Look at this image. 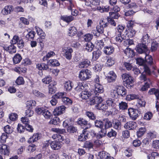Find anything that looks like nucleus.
Returning a JSON list of instances; mask_svg holds the SVG:
<instances>
[{
  "label": "nucleus",
  "mask_w": 159,
  "mask_h": 159,
  "mask_svg": "<svg viewBox=\"0 0 159 159\" xmlns=\"http://www.w3.org/2000/svg\"><path fill=\"white\" fill-rule=\"evenodd\" d=\"M91 76L90 71L86 69L82 70L80 71L79 73L78 77L81 80L84 81L89 79Z\"/></svg>",
  "instance_id": "obj_1"
},
{
  "label": "nucleus",
  "mask_w": 159,
  "mask_h": 159,
  "mask_svg": "<svg viewBox=\"0 0 159 159\" xmlns=\"http://www.w3.org/2000/svg\"><path fill=\"white\" fill-rule=\"evenodd\" d=\"M95 96L89 99V104L90 105H93L94 104H98L102 102L103 99L100 96H97L98 95H95Z\"/></svg>",
  "instance_id": "obj_2"
},
{
  "label": "nucleus",
  "mask_w": 159,
  "mask_h": 159,
  "mask_svg": "<svg viewBox=\"0 0 159 159\" xmlns=\"http://www.w3.org/2000/svg\"><path fill=\"white\" fill-rule=\"evenodd\" d=\"M99 0H86L85 4L86 5L93 8L97 7L99 5Z\"/></svg>",
  "instance_id": "obj_3"
},
{
  "label": "nucleus",
  "mask_w": 159,
  "mask_h": 159,
  "mask_svg": "<svg viewBox=\"0 0 159 159\" xmlns=\"http://www.w3.org/2000/svg\"><path fill=\"white\" fill-rule=\"evenodd\" d=\"M78 124L80 125L81 126H85L86 127L84 129L87 130V129L90 128L91 125L90 123H88V121L83 118H79L77 121Z\"/></svg>",
  "instance_id": "obj_4"
},
{
  "label": "nucleus",
  "mask_w": 159,
  "mask_h": 159,
  "mask_svg": "<svg viewBox=\"0 0 159 159\" xmlns=\"http://www.w3.org/2000/svg\"><path fill=\"white\" fill-rule=\"evenodd\" d=\"M128 114L130 118L134 120H135L138 116V111L135 109L129 108L128 109Z\"/></svg>",
  "instance_id": "obj_5"
},
{
  "label": "nucleus",
  "mask_w": 159,
  "mask_h": 159,
  "mask_svg": "<svg viewBox=\"0 0 159 159\" xmlns=\"http://www.w3.org/2000/svg\"><path fill=\"white\" fill-rule=\"evenodd\" d=\"M62 52H64V56L68 60H70L72 57V53L73 52V49L70 48L66 49L63 48Z\"/></svg>",
  "instance_id": "obj_6"
},
{
  "label": "nucleus",
  "mask_w": 159,
  "mask_h": 159,
  "mask_svg": "<svg viewBox=\"0 0 159 159\" xmlns=\"http://www.w3.org/2000/svg\"><path fill=\"white\" fill-rule=\"evenodd\" d=\"M136 50L139 53H145L146 55L145 52L148 51L147 46L142 44H139L136 47Z\"/></svg>",
  "instance_id": "obj_7"
},
{
  "label": "nucleus",
  "mask_w": 159,
  "mask_h": 159,
  "mask_svg": "<svg viewBox=\"0 0 159 159\" xmlns=\"http://www.w3.org/2000/svg\"><path fill=\"white\" fill-rule=\"evenodd\" d=\"M95 88L94 91L93 95H99V93H101L104 92V89L103 86L100 84H95Z\"/></svg>",
  "instance_id": "obj_8"
},
{
  "label": "nucleus",
  "mask_w": 159,
  "mask_h": 159,
  "mask_svg": "<svg viewBox=\"0 0 159 159\" xmlns=\"http://www.w3.org/2000/svg\"><path fill=\"white\" fill-rule=\"evenodd\" d=\"M65 108L66 107L64 106H59L54 109L53 114L55 116L59 115L63 113Z\"/></svg>",
  "instance_id": "obj_9"
},
{
  "label": "nucleus",
  "mask_w": 159,
  "mask_h": 159,
  "mask_svg": "<svg viewBox=\"0 0 159 159\" xmlns=\"http://www.w3.org/2000/svg\"><path fill=\"white\" fill-rule=\"evenodd\" d=\"M84 129L82 132V133L81 134L80 136H79L78 140L80 141H85L89 137V134L87 131V130Z\"/></svg>",
  "instance_id": "obj_10"
},
{
  "label": "nucleus",
  "mask_w": 159,
  "mask_h": 159,
  "mask_svg": "<svg viewBox=\"0 0 159 159\" xmlns=\"http://www.w3.org/2000/svg\"><path fill=\"white\" fill-rule=\"evenodd\" d=\"M0 152L4 155H8L9 152V147L6 144L0 145Z\"/></svg>",
  "instance_id": "obj_11"
},
{
  "label": "nucleus",
  "mask_w": 159,
  "mask_h": 159,
  "mask_svg": "<svg viewBox=\"0 0 159 159\" xmlns=\"http://www.w3.org/2000/svg\"><path fill=\"white\" fill-rule=\"evenodd\" d=\"M51 148L54 150L59 149L62 146V145L59 141H54L52 142L50 144Z\"/></svg>",
  "instance_id": "obj_12"
},
{
  "label": "nucleus",
  "mask_w": 159,
  "mask_h": 159,
  "mask_svg": "<svg viewBox=\"0 0 159 159\" xmlns=\"http://www.w3.org/2000/svg\"><path fill=\"white\" fill-rule=\"evenodd\" d=\"M117 95L121 96H125L126 93V91L125 89L122 86L117 85Z\"/></svg>",
  "instance_id": "obj_13"
},
{
  "label": "nucleus",
  "mask_w": 159,
  "mask_h": 159,
  "mask_svg": "<svg viewBox=\"0 0 159 159\" xmlns=\"http://www.w3.org/2000/svg\"><path fill=\"white\" fill-rule=\"evenodd\" d=\"M137 126L136 123L134 121L127 122L124 125L125 128L129 130L134 129Z\"/></svg>",
  "instance_id": "obj_14"
},
{
  "label": "nucleus",
  "mask_w": 159,
  "mask_h": 159,
  "mask_svg": "<svg viewBox=\"0 0 159 159\" xmlns=\"http://www.w3.org/2000/svg\"><path fill=\"white\" fill-rule=\"evenodd\" d=\"M90 61L88 59H84L79 63L78 66L80 68L87 67L90 65Z\"/></svg>",
  "instance_id": "obj_15"
},
{
  "label": "nucleus",
  "mask_w": 159,
  "mask_h": 159,
  "mask_svg": "<svg viewBox=\"0 0 159 159\" xmlns=\"http://www.w3.org/2000/svg\"><path fill=\"white\" fill-rule=\"evenodd\" d=\"M116 75L113 71H110L108 73L107 76V80L109 82L111 83L115 80Z\"/></svg>",
  "instance_id": "obj_16"
},
{
  "label": "nucleus",
  "mask_w": 159,
  "mask_h": 159,
  "mask_svg": "<svg viewBox=\"0 0 159 159\" xmlns=\"http://www.w3.org/2000/svg\"><path fill=\"white\" fill-rule=\"evenodd\" d=\"M13 11V7L12 5H9L5 6L2 10V12L4 15L9 14Z\"/></svg>",
  "instance_id": "obj_17"
},
{
  "label": "nucleus",
  "mask_w": 159,
  "mask_h": 159,
  "mask_svg": "<svg viewBox=\"0 0 159 159\" xmlns=\"http://www.w3.org/2000/svg\"><path fill=\"white\" fill-rule=\"evenodd\" d=\"M109 6H105L104 7H97L93 8V10L96 11L97 10L101 13L107 12L109 11Z\"/></svg>",
  "instance_id": "obj_18"
},
{
  "label": "nucleus",
  "mask_w": 159,
  "mask_h": 159,
  "mask_svg": "<svg viewBox=\"0 0 159 159\" xmlns=\"http://www.w3.org/2000/svg\"><path fill=\"white\" fill-rule=\"evenodd\" d=\"M83 99H87L90 96H91V94L87 91H82L79 95Z\"/></svg>",
  "instance_id": "obj_19"
},
{
  "label": "nucleus",
  "mask_w": 159,
  "mask_h": 159,
  "mask_svg": "<svg viewBox=\"0 0 159 159\" xmlns=\"http://www.w3.org/2000/svg\"><path fill=\"white\" fill-rule=\"evenodd\" d=\"M40 135L39 134L36 133L34 134L28 140L29 143H34L37 141L40 138Z\"/></svg>",
  "instance_id": "obj_20"
},
{
  "label": "nucleus",
  "mask_w": 159,
  "mask_h": 159,
  "mask_svg": "<svg viewBox=\"0 0 159 159\" xmlns=\"http://www.w3.org/2000/svg\"><path fill=\"white\" fill-rule=\"evenodd\" d=\"M103 51L106 54L110 55L114 52V49L111 46H107L104 48Z\"/></svg>",
  "instance_id": "obj_21"
},
{
  "label": "nucleus",
  "mask_w": 159,
  "mask_h": 159,
  "mask_svg": "<svg viewBox=\"0 0 159 159\" xmlns=\"http://www.w3.org/2000/svg\"><path fill=\"white\" fill-rule=\"evenodd\" d=\"M124 52L125 55L129 57H132L134 56L133 50L130 48H126Z\"/></svg>",
  "instance_id": "obj_22"
},
{
  "label": "nucleus",
  "mask_w": 159,
  "mask_h": 159,
  "mask_svg": "<svg viewBox=\"0 0 159 159\" xmlns=\"http://www.w3.org/2000/svg\"><path fill=\"white\" fill-rule=\"evenodd\" d=\"M149 37L148 34L144 35L142 38L141 44L147 46V45L150 43Z\"/></svg>",
  "instance_id": "obj_23"
},
{
  "label": "nucleus",
  "mask_w": 159,
  "mask_h": 159,
  "mask_svg": "<svg viewBox=\"0 0 159 159\" xmlns=\"http://www.w3.org/2000/svg\"><path fill=\"white\" fill-rule=\"evenodd\" d=\"M148 93L150 95L154 94L157 99L159 97V90L155 88L151 89L148 91Z\"/></svg>",
  "instance_id": "obj_24"
},
{
  "label": "nucleus",
  "mask_w": 159,
  "mask_h": 159,
  "mask_svg": "<svg viewBox=\"0 0 159 159\" xmlns=\"http://www.w3.org/2000/svg\"><path fill=\"white\" fill-rule=\"evenodd\" d=\"M35 30L38 34L42 39H44L45 36V34L42 30L37 26L35 27Z\"/></svg>",
  "instance_id": "obj_25"
},
{
  "label": "nucleus",
  "mask_w": 159,
  "mask_h": 159,
  "mask_svg": "<svg viewBox=\"0 0 159 159\" xmlns=\"http://www.w3.org/2000/svg\"><path fill=\"white\" fill-rule=\"evenodd\" d=\"M116 41L120 43L125 40H128L127 38L124 35H121V34H118L116 38Z\"/></svg>",
  "instance_id": "obj_26"
},
{
  "label": "nucleus",
  "mask_w": 159,
  "mask_h": 159,
  "mask_svg": "<svg viewBox=\"0 0 159 159\" xmlns=\"http://www.w3.org/2000/svg\"><path fill=\"white\" fill-rule=\"evenodd\" d=\"M61 19L64 21L68 23L72 21L74 18L71 16H61Z\"/></svg>",
  "instance_id": "obj_27"
},
{
  "label": "nucleus",
  "mask_w": 159,
  "mask_h": 159,
  "mask_svg": "<svg viewBox=\"0 0 159 159\" xmlns=\"http://www.w3.org/2000/svg\"><path fill=\"white\" fill-rule=\"evenodd\" d=\"M77 32V29L75 27L73 26L69 28L68 34L70 36H73L75 35Z\"/></svg>",
  "instance_id": "obj_28"
},
{
  "label": "nucleus",
  "mask_w": 159,
  "mask_h": 159,
  "mask_svg": "<svg viewBox=\"0 0 159 159\" xmlns=\"http://www.w3.org/2000/svg\"><path fill=\"white\" fill-rule=\"evenodd\" d=\"M22 58L21 55L18 53L16 54L13 58V61L15 64H18L21 61Z\"/></svg>",
  "instance_id": "obj_29"
},
{
  "label": "nucleus",
  "mask_w": 159,
  "mask_h": 159,
  "mask_svg": "<svg viewBox=\"0 0 159 159\" xmlns=\"http://www.w3.org/2000/svg\"><path fill=\"white\" fill-rule=\"evenodd\" d=\"M113 127L115 129L119 130L121 128V122L118 120H115L113 121Z\"/></svg>",
  "instance_id": "obj_30"
},
{
  "label": "nucleus",
  "mask_w": 159,
  "mask_h": 159,
  "mask_svg": "<svg viewBox=\"0 0 159 159\" xmlns=\"http://www.w3.org/2000/svg\"><path fill=\"white\" fill-rule=\"evenodd\" d=\"M95 107L97 109L102 110H105L108 108V106L106 104L102 102L98 105H96Z\"/></svg>",
  "instance_id": "obj_31"
},
{
  "label": "nucleus",
  "mask_w": 159,
  "mask_h": 159,
  "mask_svg": "<svg viewBox=\"0 0 159 159\" xmlns=\"http://www.w3.org/2000/svg\"><path fill=\"white\" fill-rule=\"evenodd\" d=\"M109 155V154L104 151L100 152L98 154L100 159H107Z\"/></svg>",
  "instance_id": "obj_32"
},
{
  "label": "nucleus",
  "mask_w": 159,
  "mask_h": 159,
  "mask_svg": "<svg viewBox=\"0 0 159 159\" xmlns=\"http://www.w3.org/2000/svg\"><path fill=\"white\" fill-rule=\"evenodd\" d=\"M93 143L89 141H87L84 143L83 147L89 150L91 149H93Z\"/></svg>",
  "instance_id": "obj_33"
},
{
  "label": "nucleus",
  "mask_w": 159,
  "mask_h": 159,
  "mask_svg": "<svg viewBox=\"0 0 159 159\" xmlns=\"http://www.w3.org/2000/svg\"><path fill=\"white\" fill-rule=\"evenodd\" d=\"M6 50L10 53L12 54L15 53L16 51V47L13 45L6 47Z\"/></svg>",
  "instance_id": "obj_34"
},
{
  "label": "nucleus",
  "mask_w": 159,
  "mask_h": 159,
  "mask_svg": "<svg viewBox=\"0 0 159 159\" xmlns=\"http://www.w3.org/2000/svg\"><path fill=\"white\" fill-rule=\"evenodd\" d=\"M115 62L114 59L112 57H107V61L106 62L107 66H112Z\"/></svg>",
  "instance_id": "obj_35"
},
{
  "label": "nucleus",
  "mask_w": 159,
  "mask_h": 159,
  "mask_svg": "<svg viewBox=\"0 0 159 159\" xmlns=\"http://www.w3.org/2000/svg\"><path fill=\"white\" fill-rule=\"evenodd\" d=\"M151 80L149 79H148L147 80V81L143 85L141 88V90L142 91H145L147 90L148 89L150 85L151 84Z\"/></svg>",
  "instance_id": "obj_36"
},
{
  "label": "nucleus",
  "mask_w": 159,
  "mask_h": 159,
  "mask_svg": "<svg viewBox=\"0 0 159 159\" xmlns=\"http://www.w3.org/2000/svg\"><path fill=\"white\" fill-rule=\"evenodd\" d=\"M37 68L39 70H47L48 69V67L47 65L44 63L38 64L36 65Z\"/></svg>",
  "instance_id": "obj_37"
},
{
  "label": "nucleus",
  "mask_w": 159,
  "mask_h": 159,
  "mask_svg": "<svg viewBox=\"0 0 159 159\" xmlns=\"http://www.w3.org/2000/svg\"><path fill=\"white\" fill-rule=\"evenodd\" d=\"M65 89L66 91L70 90L72 87V82L70 81L66 82L64 84Z\"/></svg>",
  "instance_id": "obj_38"
},
{
  "label": "nucleus",
  "mask_w": 159,
  "mask_h": 159,
  "mask_svg": "<svg viewBox=\"0 0 159 159\" xmlns=\"http://www.w3.org/2000/svg\"><path fill=\"white\" fill-rule=\"evenodd\" d=\"M119 107L120 110H124L127 109L128 106L126 102L122 101L119 103Z\"/></svg>",
  "instance_id": "obj_39"
},
{
  "label": "nucleus",
  "mask_w": 159,
  "mask_h": 159,
  "mask_svg": "<svg viewBox=\"0 0 159 159\" xmlns=\"http://www.w3.org/2000/svg\"><path fill=\"white\" fill-rule=\"evenodd\" d=\"M52 138L54 139H57L59 141H63L64 140V137L59 134H53Z\"/></svg>",
  "instance_id": "obj_40"
},
{
  "label": "nucleus",
  "mask_w": 159,
  "mask_h": 159,
  "mask_svg": "<svg viewBox=\"0 0 159 159\" xmlns=\"http://www.w3.org/2000/svg\"><path fill=\"white\" fill-rule=\"evenodd\" d=\"M129 31L126 34L127 35L128 38H131L132 37H133L136 34V31L135 30L133 29V28H131L130 29H129Z\"/></svg>",
  "instance_id": "obj_41"
},
{
  "label": "nucleus",
  "mask_w": 159,
  "mask_h": 159,
  "mask_svg": "<svg viewBox=\"0 0 159 159\" xmlns=\"http://www.w3.org/2000/svg\"><path fill=\"white\" fill-rule=\"evenodd\" d=\"M148 159H158L159 158L158 153L156 152H153L148 156Z\"/></svg>",
  "instance_id": "obj_42"
},
{
  "label": "nucleus",
  "mask_w": 159,
  "mask_h": 159,
  "mask_svg": "<svg viewBox=\"0 0 159 159\" xmlns=\"http://www.w3.org/2000/svg\"><path fill=\"white\" fill-rule=\"evenodd\" d=\"M158 47H159V43H158L156 41H153L151 44V51L152 52L155 51Z\"/></svg>",
  "instance_id": "obj_43"
},
{
  "label": "nucleus",
  "mask_w": 159,
  "mask_h": 159,
  "mask_svg": "<svg viewBox=\"0 0 159 159\" xmlns=\"http://www.w3.org/2000/svg\"><path fill=\"white\" fill-rule=\"evenodd\" d=\"M101 54V52L99 50L94 51L93 53V58L96 60L100 56Z\"/></svg>",
  "instance_id": "obj_44"
},
{
  "label": "nucleus",
  "mask_w": 159,
  "mask_h": 159,
  "mask_svg": "<svg viewBox=\"0 0 159 159\" xmlns=\"http://www.w3.org/2000/svg\"><path fill=\"white\" fill-rule=\"evenodd\" d=\"M62 101L64 104L69 105H71L72 103V101L70 99L65 96L62 99Z\"/></svg>",
  "instance_id": "obj_45"
},
{
  "label": "nucleus",
  "mask_w": 159,
  "mask_h": 159,
  "mask_svg": "<svg viewBox=\"0 0 159 159\" xmlns=\"http://www.w3.org/2000/svg\"><path fill=\"white\" fill-rule=\"evenodd\" d=\"M26 104L28 108L31 109L33 107H34L36 105V102L35 101L30 100L27 101Z\"/></svg>",
  "instance_id": "obj_46"
},
{
  "label": "nucleus",
  "mask_w": 159,
  "mask_h": 159,
  "mask_svg": "<svg viewBox=\"0 0 159 159\" xmlns=\"http://www.w3.org/2000/svg\"><path fill=\"white\" fill-rule=\"evenodd\" d=\"M94 123L95 126L96 127L100 129L103 128L104 124L102 121L99 120H96L95 121Z\"/></svg>",
  "instance_id": "obj_47"
},
{
  "label": "nucleus",
  "mask_w": 159,
  "mask_h": 159,
  "mask_svg": "<svg viewBox=\"0 0 159 159\" xmlns=\"http://www.w3.org/2000/svg\"><path fill=\"white\" fill-rule=\"evenodd\" d=\"M55 55V52L53 51H51L48 53L47 55L44 56L43 58V60L45 61L47 60L50 57H52Z\"/></svg>",
  "instance_id": "obj_48"
},
{
  "label": "nucleus",
  "mask_w": 159,
  "mask_h": 159,
  "mask_svg": "<svg viewBox=\"0 0 159 159\" xmlns=\"http://www.w3.org/2000/svg\"><path fill=\"white\" fill-rule=\"evenodd\" d=\"M44 117L47 119H50L52 116V113L49 111L45 109L44 111L43 115Z\"/></svg>",
  "instance_id": "obj_49"
},
{
  "label": "nucleus",
  "mask_w": 159,
  "mask_h": 159,
  "mask_svg": "<svg viewBox=\"0 0 159 159\" xmlns=\"http://www.w3.org/2000/svg\"><path fill=\"white\" fill-rule=\"evenodd\" d=\"M48 64L53 66H57L60 65L58 61L56 59H51L49 60Z\"/></svg>",
  "instance_id": "obj_50"
},
{
  "label": "nucleus",
  "mask_w": 159,
  "mask_h": 159,
  "mask_svg": "<svg viewBox=\"0 0 159 159\" xmlns=\"http://www.w3.org/2000/svg\"><path fill=\"white\" fill-rule=\"evenodd\" d=\"M33 93L35 96L39 98H44L45 97V95L44 94L40 93L38 90H33Z\"/></svg>",
  "instance_id": "obj_51"
},
{
  "label": "nucleus",
  "mask_w": 159,
  "mask_h": 159,
  "mask_svg": "<svg viewBox=\"0 0 159 159\" xmlns=\"http://www.w3.org/2000/svg\"><path fill=\"white\" fill-rule=\"evenodd\" d=\"M4 131L5 132V133L7 134H9L11 133L13 130L12 128L9 125H7L4 128Z\"/></svg>",
  "instance_id": "obj_52"
},
{
  "label": "nucleus",
  "mask_w": 159,
  "mask_h": 159,
  "mask_svg": "<svg viewBox=\"0 0 159 159\" xmlns=\"http://www.w3.org/2000/svg\"><path fill=\"white\" fill-rule=\"evenodd\" d=\"M134 82V78L131 76L130 77L129 80H127L126 81V87L127 88H130L132 86L131 85V84H132Z\"/></svg>",
  "instance_id": "obj_53"
},
{
  "label": "nucleus",
  "mask_w": 159,
  "mask_h": 159,
  "mask_svg": "<svg viewBox=\"0 0 159 159\" xmlns=\"http://www.w3.org/2000/svg\"><path fill=\"white\" fill-rule=\"evenodd\" d=\"M93 45L90 42H88L86 44L85 49L88 52H91L93 50Z\"/></svg>",
  "instance_id": "obj_54"
},
{
  "label": "nucleus",
  "mask_w": 159,
  "mask_h": 159,
  "mask_svg": "<svg viewBox=\"0 0 159 159\" xmlns=\"http://www.w3.org/2000/svg\"><path fill=\"white\" fill-rule=\"evenodd\" d=\"M139 98V95L135 94H130L128 95L126 97L127 100H134V99H138Z\"/></svg>",
  "instance_id": "obj_55"
},
{
  "label": "nucleus",
  "mask_w": 159,
  "mask_h": 159,
  "mask_svg": "<svg viewBox=\"0 0 159 159\" xmlns=\"http://www.w3.org/2000/svg\"><path fill=\"white\" fill-rule=\"evenodd\" d=\"M52 132L59 134H63L65 132L66 130L64 129H60L57 128H53L51 129Z\"/></svg>",
  "instance_id": "obj_56"
},
{
  "label": "nucleus",
  "mask_w": 159,
  "mask_h": 159,
  "mask_svg": "<svg viewBox=\"0 0 159 159\" xmlns=\"http://www.w3.org/2000/svg\"><path fill=\"white\" fill-rule=\"evenodd\" d=\"M138 103L137 105V106L139 107H144L146 104V102L143 99H138Z\"/></svg>",
  "instance_id": "obj_57"
},
{
  "label": "nucleus",
  "mask_w": 159,
  "mask_h": 159,
  "mask_svg": "<svg viewBox=\"0 0 159 159\" xmlns=\"http://www.w3.org/2000/svg\"><path fill=\"white\" fill-rule=\"evenodd\" d=\"M145 131V129L144 128H141L139 129V130L137 132V135L138 137L139 138L143 136Z\"/></svg>",
  "instance_id": "obj_58"
},
{
  "label": "nucleus",
  "mask_w": 159,
  "mask_h": 159,
  "mask_svg": "<svg viewBox=\"0 0 159 159\" xmlns=\"http://www.w3.org/2000/svg\"><path fill=\"white\" fill-rule=\"evenodd\" d=\"M153 114L152 112H148L144 115L143 118L146 120H150L152 117Z\"/></svg>",
  "instance_id": "obj_59"
},
{
  "label": "nucleus",
  "mask_w": 159,
  "mask_h": 159,
  "mask_svg": "<svg viewBox=\"0 0 159 159\" xmlns=\"http://www.w3.org/2000/svg\"><path fill=\"white\" fill-rule=\"evenodd\" d=\"M107 103L108 106L111 107H114L115 105L114 99L111 98H109L107 100Z\"/></svg>",
  "instance_id": "obj_60"
},
{
  "label": "nucleus",
  "mask_w": 159,
  "mask_h": 159,
  "mask_svg": "<svg viewBox=\"0 0 159 159\" xmlns=\"http://www.w3.org/2000/svg\"><path fill=\"white\" fill-rule=\"evenodd\" d=\"M35 33L33 31H30L28 32L26 35V37L28 39H33L35 36Z\"/></svg>",
  "instance_id": "obj_61"
},
{
  "label": "nucleus",
  "mask_w": 159,
  "mask_h": 159,
  "mask_svg": "<svg viewBox=\"0 0 159 159\" xmlns=\"http://www.w3.org/2000/svg\"><path fill=\"white\" fill-rule=\"evenodd\" d=\"M143 68L144 69V71L145 73L148 75H150L151 73V71L149 67L146 64L143 66Z\"/></svg>",
  "instance_id": "obj_62"
},
{
  "label": "nucleus",
  "mask_w": 159,
  "mask_h": 159,
  "mask_svg": "<svg viewBox=\"0 0 159 159\" xmlns=\"http://www.w3.org/2000/svg\"><path fill=\"white\" fill-rule=\"evenodd\" d=\"M110 18L112 19H118L120 15L117 12H111L109 13Z\"/></svg>",
  "instance_id": "obj_63"
},
{
  "label": "nucleus",
  "mask_w": 159,
  "mask_h": 159,
  "mask_svg": "<svg viewBox=\"0 0 159 159\" xmlns=\"http://www.w3.org/2000/svg\"><path fill=\"white\" fill-rule=\"evenodd\" d=\"M21 39L19 38L18 35H15L11 40L12 43L13 44H16L18 42L20 39Z\"/></svg>",
  "instance_id": "obj_64"
}]
</instances>
